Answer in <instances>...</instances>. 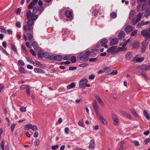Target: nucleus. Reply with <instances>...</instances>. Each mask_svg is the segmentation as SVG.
<instances>
[{"label": "nucleus", "mask_w": 150, "mask_h": 150, "mask_svg": "<svg viewBox=\"0 0 150 150\" xmlns=\"http://www.w3.org/2000/svg\"><path fill=\"white\" fill-rule=\"evenodd\" d=\"M91 53V52L89 51H86L85 53L81 52L78 55V57L81 61H86L88 60Z\"/></svg>", "instance_id": "nucleus-1"}, {"label": "nucleus", "mask_w": 150, "mask_h": 150, "mask_svg": "<svg viewBox=\"0 0 150 150\" xmlns=\"http://www.w3.org/2000/svg\"><path fill=\"white\" fill-rule=\"evenodd\" d=\"M143 15V13H139L137 14L136 17L134 18L132 20V24L133 25H135L141 20Z\"/></svg>", "instance_id": "nucleus-2"}, {"label": "nucleus", "mask_w": 150, "mask_h": 150, "mask_svg": "<svg viewBox=\"0 0 150 150\" xmlns=\"http://www.w3.org/2000/svg\"><path fill=\"white\" fill-rule=\"evenodd\" d=\"M149 43L147 40H145L142 42V47L141 48V52L143 53L146 49Z\"/></svg>", "instance_id": "nucleus-3"}, {"label": "nucleus", "mask_w": 150, "mask_h": 150, "mask_svg": "<svg viewBox=\"0 0 150 150\" xmlns=\"http://www.w3.org/2000/svg\"><path fill=\"white\" fill-rule=\"evenodd\" d=\"M88 82V81L86 78H83L80 80L79 82V87L83 88H85V85Z\"/></svg>", "instance_id": "nucleus-4"}, {"label": "nucleus", "mask_w": 150, "mask_h": 150, "mask_svg": "<svg viewBox=\"0 0 150 150\" xmlns=\"http://www.w3.org/2000/svg\"><path fill=\"white\" fill-rule=\"evenodd\" d=\"M107 52H110L112 54H114L118 53L117 47L116 46H112L108 49L107 50Z\"/></svg>", "instance_id": "nucleus-5"}, {"label": "nucleus", "mask_w": 150, "mask_h": 150, "mask_svg": "<svg viewBox=\"0 0 150 150\" xmlns=\"http://www.w3.org/2000/svg\"><path fill=\"white\" fill-rule=\"evenodd\" d=\"M112 119L113 121V125L115 126H117L119 124V120L117 116L114 113L112 114Z\"/></svg>", "instance_id": "nucleus-6"}, {"label": "nucleus", "mask_w": 150, "mask_h": 150, "mask_svg": "<svg viewBox=\"0 0 150 150\" xmlns=\"http://www.w3.org/2000/svg\"><path fill=\"white\" fill-rule=\"evenodd\" d=\"M141 33L144 36L150 37V28H147L141 31Z\"/></svg>", "instance_id": "nucleus-7"}, {"label": "nucleus", "mask_w": 150, "mask_h": 150, "mask_svg": "<svg viewBox=\"0 0 150 150\" xmlns=\"http://www.w3.org/2000/svg\"><path fill=\"white\" fill-rule=\"evenodd\" d=\"M145 59L144 57H139L137 56L135 57L133 60V61L134 63L141 62H143Z\"/></svg>", "instance_id": "nucleus-8"}, {"label": "nucleus", "mask_w": 150, "mask_h": 150, "mask_svg": "<svg viewBox=\"0 0 150 150\" xmlns=\"http://www.w3.org/2000/svg\"><path fill=\"white\" fill-rule=\"evenodd\" d=\"M23 28L25 32L26 33L28 32H32L33 30V28L29 25H25L23 27Z\"/></svg>", "instance_id": "nucleus-9"}, {"label": "nucleus", "mask_w": 150, "mask_h": 150, "mask_svg": "<svg viewBox=\"0 0 150 150\" xmlns=\"http://www.w3.org/2000/svg\"><path fill=\"white\" fill-rule=\"evenodd\" d=\"M43 57L49 59L50 60L53 59V56L51 54L47 52H44Z\"/></svg>", "instance_id": "nucleus-10"}, {"label": "nucleus", "mask_w": 150, "mask_h": 150, "mask_svg": "<svg viewBox=\"0 0 150 150\" xmlns=\"http://www.w3.org/2000/svg\"><path fill=\"white\" fill-rule=\"evenodd\" d=\"M95 97L99 104L102 107H104V104L99 96L98 95L96 94L95 95Z\"/></svg>", "instance_id": "nucleus-11"}, {"label": "nucleus", "mask_w": 150, "mask_h": 150, "mask_svg": "<svg viewBox=\"0 0 150 150\" xmlns=\"http://www.w3.org/2000/svg\"><path fill=\"white\" fill-rule=\"evenodd\" d=\"M96 146V144L94 140H91L89 143L88 147L89 149H94Z\"/></svg>", "instance_id": "nucleus-12"}, {"label": "nucleus", "mask_w": 150, "mask_h": 150, "mask_svg": "<svg viewBox=\"0 0 150 150\" xmlns=\"http://www.w3.org/2000/svg\"><path fill=\"white\" fill-rule=\"evenodd\" d=\"M134 29L133 27L130 25L127 26L125 29V30L127 33H130L132 32Z\"/></svg>", "instance_id": "nucleus-13"}, {"label": "nucleus", "mask_w": 150, "mask_h": 150, "mask_svg": "<svg viewBox=\"0 0 150 150\" xmlns=\"http://www.w3.org/2000/svg\"><path fill=\"white\" fill-rule=\"evenodd\" d=\"M107 42V40L105 38H103L101 41L100 44L102 46H104L105 47L107 48L108 46L106 45Z\"/></svg>", "instance_id": "nucleus-14"}, {"label": "nucleus", "mask_w": 150, "mask_h": 150, "mask_svg": "<svg viewBox=\"0 0 150 150\" xmlns=\"http://www.w3.org/2000/svg\"><path fill=\"white\" fill-rule=\"evenodd\" d=\"M118 42V39L117 38L112 39L110 41V44L111 45H114L117 43Z\"/></svg>", "instance_id": "nucleus-15"}, {"label": "nucleus", "mask_w": 150, "mask_h": 150, "mask_svg": "<svg viewBox=\"0 0 150 150\" xmlns=\"http://www.w3.org/2000/svg\"><path fill=\"white\" fill-rule=\"evenodd\" d=\"M139 68L142 69L146 71L150 70V65H144L140 66Z\"/></svg>", "instance_id": "nucleus-16"}, {"label": "nucleus", "mask_w": 150, "mask_h": 150, "mask_svg": "<svg viewBox=\"0 0 150 150\" xmlns=\"http://www.w3.org/2000/svg\"><path fill=\"white\" fill-rule=\"evenodd\" d=\"M38 0H33V1L28 6V8L29 9H31L35 5V4L37 2Z\"/></svg>", "instance_id": "nucleus-17"}, {"label": "nucleus", "mask_w": 150, "mask_h": 150, "mask_svg": "<svg viewBox=\"0 0 150 150\" xmlns=\"http://www.w3.org/2000/svg\"><path fill=\"white\" fill-rule=\"evenodd\" d=\"M125 36V33L123 31H121L119 33L118 38L119 39H122Z\"/></svg>", "instance_id": "nucleus-18"}, {"label": "nucleus", "mask_w": 150, "mask_h": 150, "mask_svg": "<svg viewBox=\"0 0 150 150\" xmlns=\"http://www.w3.org/2000/svg\"><path fill=\"white\" fill-rule=\"evenodd\" d=\"M150 23V21H147L145 22H144L142 21L141 23H139L138 24V26L140 27L144 25H147Z\"/></svg>", "instance_id": "nucleus-19"}, {"label": "nucleus", "mask_w": 150, "mask_h": 150, "mask_svg": "<svg viewBox=\"0 0 150 150\" xmlns=\"http://www.w3.org/2000/svg\"><path fill=\"white\" fill-rule=\"evenodd\" d=\"M93 107L95 110H97L98 109V105L96 100H94L93 103Z\"/></svg>", "instance_id": "nucleus-20"}, {"label": "nucleus", "mask_w": 150, "mask_h": 150, "mask_svg": "<svg viewBox=\"0 0 150 150\" xmlns=\"http://www.w3.org/2000/svg\"><path fill=\"white\" fill-rule=\"evenodd\" d=\"M76 86L75 83H72L68 85L67 86V89L69 90L74 88Z\"/></svg>", "instance_id": "nucleus-21"}, {"label": "nucleus", "mask_w": 150, "mask_h": 150, "mask_svg": "<svg viewBox=\"0 0 150 150\" xmlns=\"http://www.w3.org/2000/svg\"><path fill=\"white\" fill-rule=\"evenodd\" d=\"M104 70L105 73H108V74H110V73L111 71V69L109 67H107L104 69Z\"/></svg>", "instance_id": "nucleus-22"}, {"label": "nucleus", "mask_w": 150, "mask_h": 150, "mask_svg": "<svg viewBox=\"0 0 150 150\" xmlns=\"http://www.w3.org/2000/svg\"><path fill=\"white\" fill-rule=\"evenodd\" d=\"M98 119L104 125H106L107 124V121L103 118L102 116Z\"/></svg>", "instance_id": "nucleus-23"}, {"label": "nucleus", "mask_w": 150, "mask_h": 150, "mask_svg": "<svg viewBox=\"0 0 150 150\" xmlns=\"http://www.w3.org/2000/svg\"><path fill=\"white\" fill-rule=\"evenodd\" d=\"M135 13V11L132 10L130 12L129 18L130 20H131L133 18V16Z\"/></svg>", "instance_id": "nucleus-24"}, {"label": "nucleus", "mask_w": 150, "mask_h": 150, "mask_svg": "<svg viewBox=\"0 0 150 150\" xmlns=\"http://www.w3.org/2000/svg\"><path fill=\"white\" fill-rule=\"evenodd\" d=\"M38 18V16L37 15H35L34 14H32L31 16L29 18L31 20H32L33 21L36 20Z\"/></svg>", "instance_id": "nucleus-25"}, {"label": "nucleus", "mask_w": 150, "mask_h": 150, "mask_svg": "<svg viewBox=\"0 0 150 150\" xmlns=\"http://www.w3.org/2000/svg\"><path fill=\"white\" fill-rule=\"evenodd\" d=\"M121 113L124 116L126 117L127 118L131 119V116L128 113H126L124 111H122L121 112Z\"/></svg>", "instance_id": "nucleus-26"}, {"label": "nucleus", "mask_w": 150, "mask_h": 150, "mask_svg": "<svg viewBox=\"0 0 150 150\" xmlns=\"http://www.w3.org/2000/svg\"><path fill=\"white\" fill-rule=\"evenodd\" d=\"M65 14L66 16L67 17H70L72 15V13L69 11H66L65 12Z\"/></svg>", "instance_id": "nucleus-27"}, {"label": "nucleus", "mask_w": 150, "mask_h": 150, "mask_svg": "<svg viewBox=\"0 0 150 150\" xmlns=\"http://www.w3.org/2000/svg\"><path fill=\"white\" fill-rule=\"evenodd\" d=\"M62 58V57L60 55H56L53 56V59L56 61H59Z\"/></svg>", "instance_id": "nucleus-28"}, {"label": "nucleus", "mask_w": 150, "mask_h": 150, "mask_svg": "<svg viewBox=\"0 0 150 150\" xmlns=\"http://www.w3.org/2000/svg\"><path fill=\"white\" fill-rule=\"evenodd\" d=\"M34 70L35 72L41 73H44L43 70L42 69H39L38 68L34 69Z\"/></svg>", "instance_id": "nucleus-29"}, {"label": "nucleus", "mask_w": 150, "mask_h": 150, "mask_svg": "<svg viewBox=\"0 0 150 150\" xmlns=\"http://www.w3.org/2000/svg\"><path fill=\"white\" fill-rule=\"evenodd\" d=\"M26 34L28 40H31L33 38V34L28 33H27Z\"/></svg>", "instance_id": "nucleus-30"}, {"label": "nucleus", "mask_w": 150, "mask_h": 150, "mask_svg": "<svg viewBox=\"0 0 150 150\" xmlns=\"http://www.w3.org/2000/svg\"><path fill=\"white\" fill-rule=\"evenodd\" d=\"M125 57L126 59L128 60L129 59L132 57V53L130 52H128L125 55Z\"/></svg>", "instance_id": "nucleus-31"}, {"label": "nucleus", "mask_w": 150, "mask_h": 150, "mask_svg": "<svg viewBox=\"0 0 150 150\" xmlns=\"http://www.w3.org/2000/svg\"><path fill=\"white\" fill-rule=\"evenodd\" d=\"M131 112H132L133 114L136 117L138 116V115L137 114L136 111L133 108H131L130 109Z\"/></svg>", "instance_id": "nucleus-32"}, {"label": "nucleus", "mask_w": 150, "mask_h": 150, "mask_svg": "<svg viewBox=\"0 0 150 150\" xmlns=\"http://www.w3.org/2000/svg\"><path fill=\"white\" fill-rule=\"evenodd\" d=\"M31 126H32L31 124H28L25 125L24 127V128L25 130H28V129H30L31 128Z\"/></svg>", "instance_id": "nucleus-33"}, {"label": "nucleus", "mask_w": 150, "mask_h": 150, "mask_svg": "<svg viewBox=\"0 0 150 150\" xmlns=\"http://www.w3.org/2000/svg\"><path fill=\"white\" fill-rule=\"evenodd\" d=\"M27 23L28 25L31 26L34 23V21L32 20H31L29 18L28 19Z\"/></svg>", "instance_id": "nucleus-34"}, {"label": "nucleus", "mask_w": 150, "mask_h": 150, "mask_svg": "<svg viewBox=\"0 0 150 150\" xmlns=\"http://www.w3.org/2000/svg\"><path fill=\"white\" fill-rule=\"evenodd\" d=\"M39 7L38 6L34 7L33 8V13L35 14L38 11Z\"/></svg>", "instance_id": "nucleus-35"}, {"label": "nucleus", "mask_w": 150, "mask_h": 150, "mask_svg": "<svg viewBox=\"0 0 150 150\" xmlns=\"http://www.w3.org/2000/svg\"><path fill=\"white\" fill-rule=\"evenodd\" d=\"M127 42L125 40H123L122 42L120 43V45L122 46L123 47H124L126 46L127 44Z\"/></svg>", "instance_id": "nucleus-36"}, {"label": "nucleus", "mask_w": 150, "mask_h": 150, "mask_svg": "<svg viewBox=\"0 0 150 150\" xmlns=\"http://www.w3.org/2000/svg\"><path fill=\"white\" fill-rule=\"evenodd\" d=\"M141 74L142 75L143 77L144 78L146 81L148 80V78L145 72L143 71H142L141 72Z\"/></svg>", "instance_id": "nucleus-37"}, {"label": "nucleus", "mask_w": 150, "mask_h": 150, "mask_svg": "<svg viewBox=\"0 0 150 150\" xmlns=\"http://www.w3.org/2000/svg\"><path fill=\"white\" fill-rule=\"evenodd\" d=\"M126 48L123 47H119L117 49V51H118V52H119L120 51H125L126 50Z\"/></svg>", "instance_id": "nucleus-38"}, {"label": "nucleus", "mask_w": 150, "mask_h": 150, "mask_svg": "<svg viewBox=\"0 0 150 150\" xmlns=\"http://www.w3.org/2000/svg\"><path fill=\"white\" fill-rule=\"evenodd\" d=\"M12 50L14 52H16L17 51L16 47L15 45L12 44L11 46Z\"/></svg>", "instance_id": "nucleus-39"}, {"label": "nucleus", "mask_w": 150, "mask_h": 150, "mask_svg": "<svg viewBox=\"0 0 150 150\" xmlns=\"http://www.w3.org/2000/svg\"><path fill=\"white\" fill-rule=\"evenodd\" d=\"M110 16L111 18H114L117 17L116 13L115 12H112L110 14Z\"/></svg>", "instance_id": "nucleus-40"}, {"label": "nucleus", "mask_w": 150, "mask_h": 150, "mask_svg": "<svg viewBox=\"0 0 150 150\" xmlns=\"http://www.w3.org/2000/svg\"><path fill=\"white\" fill-rule=\"evenodd\" d=\"M0 31L1 33H6V31L4 27L3 26H0Z\"/></svg>", "instance_id": "nucleus-41"}, {"label": "nucleus", "mask_w": 150, "mask_h": 150, "mask_svg": "<svg viewBox=\"0 0 150 150\" xmlns=\"http://www.w3.org/2000/svg\"><path fill=\"white\" fill-rule=\"evenodd\" d=\"M40 144V141L39 139H36L34 145L35 146H38Z\"/></svg>", "instance_id": "nucleus-42"}, {"label": "nucleus", "mask_w": 150, "mask_h": 150, "mask_svg": "<svg viewBox=\"0 0 150 150\" xmlns=\"http://www.w3.org/2000/svg\"><path fill=\"white\" fill-rule=\"evenodd\" d=\"M44 8L42 6H41L39 8V14H40L42 12L44 11Z\"/></svg>", "instance_id": "nucleus-43"}, {"label": "nucleus", "mask_w": 150, "mask_h": 150, "mask_svg": "<svg viewBox=\"0 0 150 150\" xmlns=\"http://www.w3.org/2000/svg\"><path fill=\"white\" fill-rule=\"evenodd\" d=\"M43 53L42 51H39L38 53V57L41 58L43 57Z\"/></svg>", "instance_id": "nucleus-44"}, {"label": "nucleus", "mask_w": 150, "mask_h": 150, "mask_svg": "<svg viewBox=\"0 0 150 150\" xmlns=\"http://www.w3.org/2000/svg\"><path fill=\"white\" fill-rule=\"evenodd\" d=\"M32 46H33L35 50H37V48L38 45L35 42H33L32 43Z\"/></svg>", "instance_id": "nucleus-45"}, {"label": "nucleus", "mask_w": 150, "mask_h": 150, "mask_svg": "<svg viewBox=\"0 0 150 150\" xmlns=\"http://www.w3.org/2000/svg\"><path fill=\"white\" fill-rule=\"evenodd\" d=\"M28 86V85H22L20 87V89L21 90H23L26 89Z\"/></svg>", "instance_id": "nucleus-46"}, {"label": "nucleus", "mask_w": 150, "mask_h": 150, "mask_svg": "<svg viewBox=\"0 0 150 150\" xmlns=\"http://www.w3.org/2000/svg\"><path fill=\"white\" fill-rule=\"evenodd\" d=\"M31 129L33 131L37 130H38L37 127L35 125H32L31 127Z\"/></svg>", "instance_id": "nucleus-47"}, {"label": "nucleus", "mask_w": 150, "mask_h": 150, "mask_svg": "<svg viewBox=\"0 0 150 150\" xmlns=\"http://www.w3.org/2000/svg\"><path fill=\"white\" fill-rule=\"evenodd\" d=\"M21 47L22 48L23 52L25 53H26L28 52V51L26 49L25 46L24 45H22L21 46Z\"/></svg>", "instance_id": "nucleus-48"}, {"label": "nucleus", "mask_w": 150, "mask_h": 150, "mask_svg": "<svg viewBox=\"0 0 150 150\" xmlns=\"http://www.w3.org/2000/svg\"><path fill=\"white\" fill-rule=\"evenodd\" d=\"M16 27L18 28H20L21 27V23L19 21L16 22Z\"/></svg>", "instance_id": "nucleus-49"}, {"label": "nucleus", "mask_w": 150, "mask_h": 150, "mask_svg": "<svg viewBox=\"0 0 150 150\" xmlns=\"http://www.w3.org/2000/svg\"><path fill=\"white\" fill-rule=\"evenodd\" d=\"M31 14V11H30L29 10L28 11L27 14V16L28 19L30 18Z\"/></svg>", "instance_id": "nucleus-50"}, {"label": "nucleus", "mask_w": 150, "mask_h": 150, "mask_svg": "<svg viewBox=\"0 0 150 150\" xmlns=\"http://www.w3.org/2000/svg\"><path fill=\"white\" fill-rule=\"evenodd\" d=\"M150 15V11L149 10H146L145 13V16L146 17H148Z\"/></svg>", "instance_id": "nucleus-51"}, {"label": "nucleus", "mask_w": 150, "mask_h": 150, "mask_svg": "<svg viewBox=\"0 0 150 150\" xmlns=\"http://www.w3.org/2000/svg\"><path fill=\"white\" fill-rule=\"evenodd\" d=\"M19 71L20 73H21L23 74L25 73V69L23 67H20L19 68Z\"/></svg>", "instance_id": "nucleus-52"}, {"label": "nucleus", "mask_w": 150, "mask_h": 150, "mask_svg": "<svg viewBox=\"0 0 150 150\" xmlns=\"http://www.w3.org/2000/svg\"><path fill=\"white\" fill-rule=\"evenodd\" d=\"M26 89V92L27 94L30 96V88L29 87V86H28L27 87Z\"/></svg>", "instance_id": "nucleus-53"}, {"label": "nucleus", "mask_w": 150, "mask_h": 150, "mask_svg": "<svg viewBox=\"0 0 150 150\" xmlns=\"http://www.w3.org/2000/svg\"><path fill=\"white\" fill-rule=\"evenodd\" d=\"M20 111L22 112H25L26 111V108L22 107L20 108Z\"/></svg>", "instance_id": "nucleus-54"}, {"label": "nucleus", "mask_w": 150, "mask_h": 150, "mask_svg": "<svg viewBox=\"0 0 150 150\" xmlns=\"http://www.w3.org/2000/svg\"><path fill=\"white\" fill-rule=\"evenodd\" d=\"M147 6V4L146 3H144L142 5V9L143 10H145Z\"/></svg>", "instance_id": "nucleus-55"}, {"label": "nucleus", "mask_w": 150, "mask_h": 150, "mask_svg": "<svg viewBox=\"0 0 150 150\" xmlns=\"http://www.w3.org/2000/svg\"><path fill=\"white\" fill-rule=\"evenodd\" d=\"M70 60L72 62H75L76 61V57L74 56H72Z\"/></svg>", "instance_id": "nucleus-56"}, {"label": "nucleus", "mask_w": 150, "mask_h": 150, "mask_svg": "<svg viewBox=\"0 0 150 150\" xmlns=\"http://www.w3.org/2000/svg\"><path fill=\"white\" fill-rule=\"evenodd\" d=\"M117 72H118L117 70H113L112 72H110V74L112 75H116L117 74Z\"/></svg>", "instance_id": "nucleus-57"}, {"label": "nucleus", "mask_w": 150, "mask_h": 150, "mask_svg": "<svg viewBox=\"0 0 150 150\" xmlns=\"http://www.w3.org/2000/svg\"><path fill=\"white\" fill-rule=\"evenodd\" d=\"M59 147V146L58 145H55V146H52L51 149L53 150H55L57 149Z\"/></svg>", "instance_id": "nucleus-58"}, {"label": "nucleus", "mask_w": 150, "mask_h": 150, "mask_svg": "<svg viewBox=\"0 0 150 150\" xmlns=\"http://www.w3.org/2000/svg\"><path fill=\"white\" fill-rule=\"evenodd\" d=\"M95 112L97 115L98 118V119L99 118H100V117H101L102 116L101 115L99 114V113L98 110H95Z\"/></svg>", "instance_id": "nucleus-59"}, {"label": "nucleus", "mask_w": 150, "mask_h": 150, "mask_svg": "<svg viewBox=\"0 0 150 150\" xmlns=\"http://www.w3.org/2000/svg\"><path fill=\"white\" fill-rule=\"evenodd\" d=\"M137 33V30H135L131 33V35L133 37L135 36Z\"/></svg>", "instance_id": "nucleus-60"}, {"label": "nucleus", "mask_w": 150, "mask_h": 150, "mask_svg": "<svg viewBox=\"0 0 150 150\" xmlns=\"http://www.w3.org/2000/svg\"><path fill=\"white\" fill-rule=\"evenodd\" d=\"M1 51L4 54H5L6 55L8 56L9 55V54L8 53L6 52V50H5L4 48H3Z\"/></svg>", "instance_id": "nucleus-61"}, {"label": "nucleus", "mask_w": 150, "mask_h": 150, "mask_svg": "<svg viewBox=\"0 0 150 150\" xmlns=\"http://www.w3.org/2000/svg\"><path fill=\"white\" fill-rule=\"evenodd\" d=\"M78 124L79 125V126L84 127H85V125L83 124V122H79L78 123Z\"/></svg>", "instance_id": "nucleus-62"}, {"label": "nucleus", "mask_w": 150, "mask_h": 150, "mask_svg": "<svg viewBox=\"0 0 150 150\" xmlns=\"http://www.w3.org/2000/svg\"><path fill=\"white\" fill-rule=\"evenodd\" d=\"M95 77V75L93 74H92L89 76L88 78L89 79L93 80Z\"/></svg>", "instance_id": "nucleus-63"}, {"label": "nucleus", "mask_w": 150, "mask_h": 150, "mask_svg": "<svg viewBox=\"0 0 150 150\" xmlns=\"http://www.w3.org/2000/svg\"><path fill=\"white\" fill-rule=\"evenodd\" d=\"M18 63L20 65L23 66L24 65L23 61L21 60H19L18 61Z\"/></svg>", "instance_id": "nucleus-64"}]
</instances>
